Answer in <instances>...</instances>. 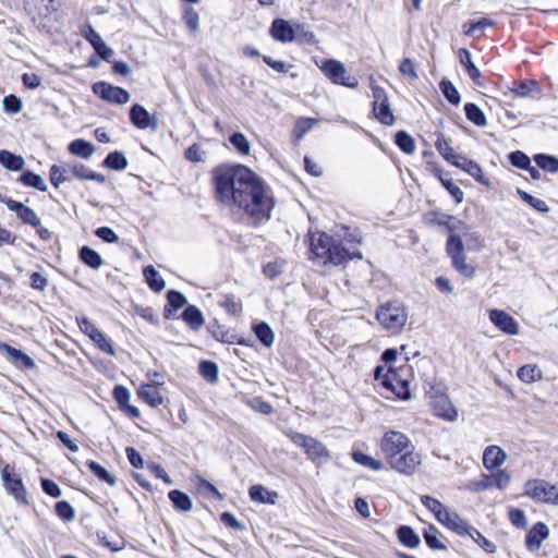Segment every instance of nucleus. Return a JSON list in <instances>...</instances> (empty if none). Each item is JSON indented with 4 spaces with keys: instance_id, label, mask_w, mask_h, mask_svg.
<instances>
[{
    "instance_id": "f257e3e1",
    "label": "nucleus",
    "mask_w": 558,
    "mask_h": 558,
    "mask_svg": "<svg viewBox=\"0 0 558 558\" xmlns=\"http://www.w3.org/2000/svg\"><path fill=\"white\" fill-rule=\"evenodd\" d=\"M215 198L225 206H236L255 222L270 218L275 206L271 191L251 169L221 165L213 170Z\"/></svg>"
},
{
    "instance_id": "f03ea898",
    "label": "nucleus",
    "mask_w": 558,
    "mask_h": 558,
    "mask_svg": "<svg viewBox=\"0 0 558 558\" xmlns=\"http://www.w3.org/2000/svg\"><path fill=\"white\" fill-rule=\"evenodd\" d=\"M311 251L317 258H324L325 263L332 265H341L348 259L362 258V253L359 250L344 247L325 232L311 235Z\"/></svg>"
},
{
    "instance_id": "7ed1b4c3",
    "label": "nucleus",
    "mask_w": 558,
    "mask_h": 558,
    "mask_svg": "<svg viewBox=\"0 0 558 558\" xmlns=\"http://www.w3.org/2000/svg\"><path fill=\"white\" fill-rule=\"evenodd\" d=\"M73 178L80 180L95 181L100 184L105 183L106 177L101 173L94 172L83 163L62 162L53 165L50 168V181L53 186L59 187L62 183L71 181Z\"/></svg>"
},
{
    "instance_id": "20e7f679",
    "label": "nucleus",
    "mask_w": 558,
    "mask_h": 558,
    "mask_svg": "<svg viewBox=\"0 0 558 558\" xmlns=\"http://www.w3.org/2000/svg\"><path fill=\"white\" fill-rule=\"evenodd\" d=\"M376 319L390 333H399L408 322V312L399 302H387L376 311Z\"/></svg>"
},
{
    "instance_id": "39448f33",
    "label": "nucleus",
    "mask_w": 558,
    "mask_h": 558,
    "mask_svg": "<svg viewBox=\"0 0 558 558\" xmlns=\"http://www.w3.org/2000/svg\"><path fill=\"white\" fill-rule=\"evenodd\" d=\"M269 33L275 40L280 43L298 40L311 44L315 40V35L312 32L304 31L303 26L300 24L293 27L283 19L274 20Z\"/></svg>"
},
{
    "instance_id": "423d86ee",
    "label": "nucleus",
    "mask_w": 558,
    "mask_h": 558,
    "mask_svg": "<svg viewBox=\"0 0 558 558\" xmlns=\"http://www.w3.org/2000/svg\"><path fill=\"white\" fill-rule=\"evenodd\" d=\"M287 436L294 445L303 448L308 459L315 464L320 465L329 461L330 453L322 441L296 432H289Z\"/></svg>"
},
{
    "instance_id": "0eeeda50",
    "label": "nucleus",
    "mask_w": 558,
    "mask_h": 558,
    "mask_svg": "<svg viewBox=\"0 0 558 558\" xmlns=\"http://www.w3.org/2000/svg\"><path fill=\"white\" fill-rule=\"evenodd\" d=\"M446 250L454 269L463 277L472 278L475 274V268L466 263L464 245L461 238L457 234H450L447 240Z\"/></svg>"
},
{
    "instance_id": "6e6552de",
    "label": "nucleus",
    "mask_w": 558,
    "mask_h": 558,
    "mask_svg": "<svg viewBox=\"0 0 558 558\" xmlns=\"http://www.w3.org/2000/svg\"><path fill=\"white\" fill-rule=\"evenodd\" d=\"M412 444L410 438L401 432H386L380 440L379 447L387 463L408 449Z\"/></svg>"
},
{
    "instance_id": "1a4fd4ad",
    "label": "nucleus",
    "mask_w": 558,
    "mask_h": 558,
    "mask_svg": "<svg viewBox=\"0 0 558 558\" xmlns=\"http://www.w3.org/2000/svg\"><path fill=\"white\" fill-rule=\"evenodd\" d=\"M423 462V456L411 445L408 449L392 459L388 465L391 470L407 476L413 475Z\"/></svg>"
},
{
    "instance_id": "9d476101",
    "label": "nucleus",
    "mask_w": 558,
    "mask_h": 558,
    "mask_svg": "<svg viewBox=\"0 0 558 558\" xmlns=\"http://www.w3.org/2000/svg\"><path fill=\"white\" fill-rule=\"evenodd\" d=\"M524 495L537 502L558 504V484L550 485L543 480H530L524 485Z\"/></svg>"
},
{
    "instance_id": "9b49d317",
    "label": "nucleus",
    "mask_w": 558,
    "mask_h": 558,
    "mask_svg": "<svg viewBox=\"0 0 558 558\" xmlns=\"http://www.w3.org/2000/svg\"><path fill=\"white\" fill-rule=\"evenodd\" d=\"M320 70L333 84L350 88H354L359 85L357 78L350 75L344 64L338 60L329 59L324 61L320 65Z\"/></svg>"
},
{
    "instance_id": "f8f14e48",
    "label": "nucleus",
    "mask_w": 558,
    "mask_h": 558,
    "mask_svg": "<svg viewBox=\"0 0 558 558\" xmlns=\"http://www.w3.org/2000/svg\"><path fill=\"white\" fill-rule=\"evenodd\" d=\"M77 324L81 331L88 336L99 350L109 355H116L112 341L104 332H101L90 319L87 317L77 318Z\"/></svg>"
},
{
    "instance_id": "ddd939ff",
    "label": "nucleus",
    "mask_w": 558,
    "mask_h": 558,
    "mask_svg": "<svg viewBox=\"0 0 558 558\" xmlns=\"http://www.w3.org/2000/svg\"><path fill=\"white\" fill-rule=\"evenodd\" d=\"M93 93L101 99L117 105L126 104L130 100V93L122 87L113 86L107 82H97L92 87Z\"/></svg>"
},
{
    "instance_id": "4468645a",
    "label": "nucleus",
    "mask_w": 558,
    "mask_h": 558,
    "mask_svg": "<svg viewBox=\"0 0 558 558\" xmlns=\"http://www.w3.org/2000/svg\"><path fill=\"white\" fill-rule=\"evenodd\" d=\"M373 111L375 117L384 124L391 125L395 122V117L389 107L388 97L381 87H373Z\"/></svg>"
},
{
    "instance_id": "2eb2a0df",
    "label": "nucleus",
    "mask_w": 558,
    "mask_h": 558,
    "mask_svg": "<svg viewBox=\"0 0 558 558\" xmlns=\"http://www.w3.org/2000/svg\"><path fill=\"white\" fill-rule=\"evenodd\" d=\"M137 395L148 405L157 408L165 401L166 389L161 383L151 380V383L143 384Z\"/></svg>"
},
{
    "instance_id": "dca6fc26",
    "label": "nucleus",
    "mask_w": 558,
    "mask_h": 558,
    "mask_svg": "<svg viewBox=\"0 0 558 558\" xmlns=\"http://www.w3.org/2000/svg\"><path fill=\"white\" fill-rule=\"evenodd\" d=\"M489 319L496 328L506 335L517 336L519 333L518 322L514 317L502 310H490Z\"/></svg>"
},
{
    "instance_id": "f3484780",
    "label": "nucleus",
    "mask_w": 558,
    "mask_h": 558,
    "mask_svg": "<svg viewBox=\"0 0 558 558\" xmlns=\"http://www.w3.org/2000/svg\"><path fill=\"white\" fill-rule=\"evenodd\" d=\"M130 119L132 123L141 130L150 129L156 131L159 126L157 117L149 114V112L138 104L131 107Z\"/></svg>"
},
{
    "instance_id": "a211bd4d",
    "label": "nucleus",
    "mask_w": 558,
    "mask_h": 558,
    "mask_svg": "<svg viewBox=\"0 0 558 558\" xmlns=\"http://www.w3.org/2000/svg\"><path fill=\"white\" fill-rule=\"evenodd\" d=\"M432 409L436 416L448 422H454L458 418V411L447 396L435 397L432 401Z\"/></svg>"
},
{
    "instance_id": "6ab92c4d",
    "label": "nucleus",
    "mask_w": 558,
    "mask_h": 558,
    "mask_svg": "<svg viewBox=\"0 0 558 558\" xmlns=\"http://www.w3.org/2000/svg\"><path fill=\"white\" fill-rule=\"evenodd\" d=\"M2 203L5 204L11 211H14L17 218H20L24 223L33 227L39 225L40 219L31 207L13 199H2Z\"/></svg>"
},
{
    "instance_id": "aec40b11",
    "label": "nucleus",
    "mask_w": 558,
    "mask_h": 558,
    "mask_svg": "<svg viewBox=\"0 0 558 558\" xmlns=\"http://www.w3.org/2000/svg\"><path fill=\"white\" fill-rule=\"evenodd\" d=\"M0 352H4L9 361L19 368L32 369L35 367V362L27 354L7 343H0Z\"/></svg>"
},
{
    "instance_id": "412c9836",
    "label": "nucleus",
    "mask_w": 558,
    "mask_h": 558,
    "mask_svg": "<svg viewBox=\"0 0 558 558\" xmlns=\"http://www.w3.org/2000/svg\"><path fill=\"white\" fill-rule=\"evenodd\" d=\"M549 530L543 522L536 523L526 534L525 545L529 550L536 551L539 549L542 542L548 537Z\"/></svg>"
},
{
    "instance_id": "4be33fe9",
    "label": "nucleus",
    "mask_w": 558,
    "mask_h": 558,
    "mask_svg": "<svg viewBox=\"0 0 558 558\" xmlns=\"http://www.w3.org/2000/svg\"><path fill=\"white\" fill-rule=\"evenodd\" d=\"M84 35H85V38L94 47L97 54L104 60H109V58L112 56L113 51L106 45V43L102 40L101 36L92 26H88L84 31Z\"/></svg>"
},
{
    "instance_id": "5701e85b",
    "label": "nucleus",
    "mask_w": 558,
    "mask_h": 558,
    "mask_svg": "<svg viewBox=\"0 0 558 558\" xmlns=\"http://www.w3.org/2000/svg\"><path fill=\"white\" fill-rule=\"evenodd\" d=\"M507 459V453L498 446H488L483 453V464L487 470L500 466Z\"/></svg>"
},
{
    "instance_id": "b1692460",
    "label": "nucleus",
    "mask_w": 558,
    "mask_h": 558,
    "mask_svg": "<svg viewBox=\"0 0 558 558\" xmlns=\"http://www.w3.org/2000/svg\"><path fill=\"white\" fill-rule=\"evenodd\" d=\"M452 165L469 173L477 182L488 184V181L485 179L483 170L477 162L459 155V158H457Z\"/></svg>"
},
{
    "instance_id": "393cba45",
    "label": "nucleus",
    "mask_w": 558,
    "mask_h": 558,
    "mask_svg": "<svg viewBox=\"0 0 558 558\" xmlns=\"http://www.w3.org/2000/svg\"><path fill=\"white\" fill-rule=\"evenodd\" d=\"M250 498L259 504L275 505L278 499V494L275 490H269L260 484H256L248 489Z\"/></svg>"
},
{
    "instance_id": "a878e982",
    "label": "nucleus",
    "mask_w": 558,
    "mask_h": 558,
    "mask_svg": "<svg viewBox=\"0 0 558 558\" xmlns=\"http://www.w3.org/2000/svg\"><path fill=\"white\" fill-rule=\"evenodd\" d=\"M460 63L465 69L468 75L470 78L478 86H483L482 82V73L481 71L475 66V64L472 62L471 53L468 49L461 48L458 52Z\"/></svg>"
},
{
    "instance_id": "bb28decb",
    "label": "nucleus",
    "mask_w": 558,
    "mask_h": 558,
    "mask_svg": "<svg viewBox=\"0 0 558 558\" xmlns=\"http://www.w3.org/2000/svg\"><path fill=\"white\" fill-rule=\"evenodd\" d=\"M2 478L5 488L10 494H12L17 500L24 499L25 490L22 481L20 478L11 477L8 466L2 470Z\"/></svg>"
},
{
    "instance_id": "cd10ccee",
    "label": "nucleus",
    "mask_w": 558,
    "mask_h": 558,
    "mask_svg": "<svg viewBox=\"0 0 558 558\" xmlns=\"http://www.w3.org/2000/svg\"><path fill=\"white\" fill-rule=\"evenodd\" d=\"M0 165L11 171H20L24 168L25 160L22 156L12 154L9 150H0Z\"/></svg>"
},
{
    "instance_id": "c85d7f7f",
    "label": "nucleus",
    "mask_w": 558,
    "mask_h": 558,
    "mask_svg": "<svg viewBox=\"0 0 558 558\" xmlns=\"http://www.w3.org/2000/svg\"><path fill=\"white\" fill-rule=\"evenodd\" d=\"M69 150L83 159H89L95 153V146L90 142L77 138L70 143Z\"/></svg>"
},
{
    "instance_id": "c756f323",
    "label": "nucleus",
    "mask_w": 558,
    "mask_h": 558,
    "mask_svg": "<svg viewBox=\"0 0 558 558\" xmlns=\"http://www.w3.org/2000/svg\"><path fill=\"white\" fill-rule=\"evenodd\" d=\"M337 243L343 245V242L348 245L347 248L357 250L353 244L361 243V235L356 229L351 230L348 227L342 226L340 232L336 234Z\"/></svg>"
},
{
    "instance_id": "7c9ffc66",
    "label": "nucleus",
    "mask_w": 558,
    "mask_h": 558,
    "mask_svg": "<svg viewBox=\"0 0 558 558\" xmlns=\"http://www.w3.org/2000/svg\"><path fill=\"white\" fill-rule=\"evenodd\" d=\"M143 275L146 283L153 291L160 292L165 289L166 282L154 266H146L143 270Z\"/></svg>"
},
{
    "instance_id": "2f4dec72",
    "label": "nucleus",
    "mask_w": 558,
    "mask_h": 558,
    "mask_svg": "<svg viewBox=\"0 0 558 558\" xmlns=\"http://www.w3.org/2000/svg\"><path fill=\"white\" fill-rule=\"evenodd\" d=\"M397 535H398V538L399 541L410 547V548H415L420 545V536L415 533V531L411 527V526H408V525H401L398 530H397Z\"/></svg>"
},
{
    "instance_id": "473e14b6",
    "label": "nucleus",
    "mask_w": 558,
    "mask_h": 558,
    "mask_svg": "<svg viewBox=\"0 0 558 558\" xmlns=\"http://www.w3.org/2000/svg\"><path fill=\"white\" fill-rule=\"evenodd\" d=\"M435 147L438 153L450 163H453L457 158H459V154L454 151V149L449 145L448 141L442 134H437V138L435 141Z\"/></svg>"
},
{
    "instance_id": "72a5a7b5",
    "label": "nucleus",
    "mask_w": 558,
    "mask_h": 558,
    "mask_svg": "<svg viewBox=\"0 0 558 558\" xmlns=\"http://www.w3.org/2000/svg\"><path fill=\"white\" fill-rule=\"evenodd\" d=\"M439 531L436 526L429 525L423 532V536L427 546L434 550H445L447 546L439 538Z\"/></svg>"
},
{
    "instance_id": "f704fd0d",
    "label": "nucleus",
    "mask_w": 558,
    "mask_h": 558,
    "mask_svg": "<svg viewBox=\"0 0 558 558\" xmlns=\"http://www.w3.org/2000/svg\"><path fill=\"white\" fill-rule=\"evenodd\" d=\"M466 118L477 126H485L487 124L486 117L483 110L475 104L468 102L464 106Z\"/></svg>"
},
{
    "instance_id": "c9c22d12",
    "label": "nucleus",
    "mask_w": 558,
    "mask_h": 558,
    "mask_svg": "<svg viewBox=\"0 0 558 558\" xmlns=\"http://www.w3.org/2000/svg\"><path fill=\"white\" fill-rule=\"evenodd\" d=\"M168 496L178 510L190 511L193 507V502L190 496L178 489L171 490Z\"/></svg>"
},
{
    "instance_id": "e433bc0d",
    "label": "nucleus",
    "mask_w": 558,
    "mask_h": 558,
    "mask_svg": "<svg viewBox=\"0 0 558 558\" xmlns=\"http://www.w3.org/2000/svg\"><path fill=\"white\" fill-rule=\"evenodd\" d=\"M81 260L93 269H98L102 265L101 256L93 248L83 246L80 250Z\"/></svg>"
},
{
    "instance_id": "4c0bfd02",
    "label": "nucleus",
    "mask_w": 558,
    "mask_h": 558,
    "mask_svg": "<svg viewBox=\"0 0 558 558\" xmlns=\"http://www.w3.org/2000/svg\"><path fill=\"white\" fill-rule=\"evenodd\" d=\"M518 377L525 384H531L542 378V371L536 365L526 364L518 369Z\"/></svg>"
},
{
    "instance_id": "58836bf2",
    "label": "nucleus",
    "mask_w": 558,
    "mask_h": 558,
    "mask_svg": "<svg viewBox=\"0 0 558 558\" xmlns=\"http://www.w3.org/2000/svg\"><path fill=\"white\" fill-rule=\"evenodd\" d=\"M352 459L356 463L374 471H379L384 468V464L380 460H377L368 454H365L362 451H353Z\"/></svg>"
},
{
    "instance_id": "ea45409f",
    "label": "nucleus",
    "mask_w": 558,
    "mask_h": 558,
    "mask_svg": "<svg viewBox=\"0 0 558 558\" xmlns=\"http://www.w3.org/2000/svg\"><path fill=\"white\" fill-rule=\"evenodd\" d=\"M183 319L193 328L198 329L204 324L202 312L194 305H190L183 312Z\"/></svg>"
},
{
    "instance_id": "a19ab883",
    "label": "nucleus",
    "mask_w": 558,
    "mask_h": 558,
    "mask_svg": "<svg viewBox=\"0 0 558 558\" xmlns=\"http://www.w3.org/2000/svg\"><path fill=\"white\" fill-rule=\"evenodd\" d=\"M466 535H469L474 543H476L487 554H494L497 550V546L482 535V533L475 527L472 526Z\"/></svg>"
},
{
    "instance_id": "79ce46f5",
    "label": "nucleus",
    "mask_w": 558,
    "mask_h": 558,
    "mask_svg": "<svg viewBox=\"0 0 558 558\" xmlns=\"http://www.w3.org/2000/svg\"><path fill=\"white\" fill-rule=\"evenodd\" d=\"M254 332L257 339L267 348L274 344L275 335L266 323H259L255 325Z\"/></svg>"
},
{
    "instance_id": "37998d69",
    "label": "nucleus",
    "mask_w": 558,
    "mask_h": 558,
    "mask_svg": "<svg viewBox=\"0 0 558 558\" xmlns=\"http://www.w3.org/2000/svg\"><path fill=\"white\" fill-rule=\"evenodd\" d=\"M534 161L536 162L537 167L547 172H558V159L554 156L537 154L534 156Z\"/></svg>"
},
{
    "instance_id": "c03bdc74",
    "label": "nucleus",
    "mask_w": 558,
    "mask_h": 558,
    "mask_svg": "<svg viewBox=\"0 0 558 558\" xmlns=\"http://www.w3.org/2000/svg\"><path fill=\"white\" fill-rule=\"evenodd\" d=\"M495 22L489 19H481L476 22H469L463 25L464 34L466 36H475L477 33H483L485 28L492 27Z\"/></svg>"
},
{
    "instance_id": "a18cd8bd",
    "label": "nucleus",
    "mask_w": 558,
    "mask_h": 558,
    "mask_svg": "<svg viewBox=\"0 0 558 558\" xmlns=\"http://www.w3.org/2000/svg\"><path fill=\"white\" fill-rule=\"evenodd\" d=\"M104 166L113 170H124L128 167V160L122 153H110L104 160Z\"/></svg>"
},
{
    "instance_id": "49530a36",
    "label": "nucleus",
    "mask_w": 558,
    "mask_h": 558,
    "mask_svg": "<svg viewBox=\"0 0 558 558\" xmlns=\"http://www.w3.org/2000/svg\"><path fill=\"white\" fill-rule=\"evenodd\" d=\"M446 526L461 536L466 535L472 527L456 512L451 514Z\"/></svg>"
},
{
    "instance_id": "de8ad7c7",
    "label": "nucleus",
    "mask_w": 558,
    "mask_h": 558,
    "mask_svg": "<svg viewBox=\"0 0 558 558\" xmlns=\"http://www.w3.org/2000/svg\"><path fill=\"white\" fill-rule=\"evenodd\" d=\"M396 144L405 154H413L415 151V143L413 137L405 131H399L396 134Z\"/></svg>"
},
{
    "instance_id": "09e8293b",
    "label": "nucleus",
    "mask_w": 558,
    "mask_h": 558,
    "mask_svg": "<svg viewBox=\"0 0 558 558\" xmlns=\"http://www.w3.org/2000/svg\"><path fill=\"white\" fill-rule=\"evenodd\" d=\"M439 87L441 93L450 104L454 106L460 104V94L450 81L442 80L439 84Z\"/></svg>"
},
{
    "instance_id": "8fccbe9b",
    "label": "nucleus",
    "mask_w": 558,
    "mask_h": 558,
    "mask_svg": "<svg viewBox=\"0 0 558 558\" xmlns=\"http://www.w3.org/2000/svg\"><path fill=\"white\" fill-rule=\"evenodd\" d=\"M90 472H93L100 481L108 483L113 486L117 482L114 475L110 474L104 466L95 461H89L87 463Z\"/></svg>"
},
{
    "instance_id": "3c124183",
    "label": "nucleus",
    "mask_w": 558,
    "mask_h": 558,
    "mask_svg": "<svg viewBox=\"0 0 558 558\" xmlns=\"http://www.w3.org/2000/svg\"><path fill=\"white\" fill-rule=\"evenodd\" d=\"M20 181L23 184H25L27 186L36 187L37 190H39L41 192H45L47 190V185L44 182V180L41 179V177L32 171L24 172L21 175Z\"/></svg>"
},
{
    "instance_id": "603ef678",
    "label": "nucleus",
    "mask_w": 558,
    "mask_h": 558,
    "mask_svg": "<svg viewBox=\"0 0 558 558\" xmlns=\"http://www.w3.org/2000/svg\"><path fill=\"white\" fill-rule=\"evenodd\" d=\"M232 146L242 155H248L251 151V144L244 134L236 132L233 133L230 138Z\"/></svg>"
},
{
    "instance_id": "864d4df0",
    "label": "nucleus",
    "mask_w": 558,
    "mask_h": 558,
    "mask_svg": "<svg viewBox=\"0 0 558 558\" xmlns=\"http://www.w3.org/2000/svg\"><path fill=\"white\" fill-rule=\"evenodd\" d=\"M517 193L525 203H527L537 211L547 213L549 210V207L546 205L544 201L530 195L529 193L521 189H518Z\"/></svg>"
},
{
    "instance_id": "5fc2aeb1",
    "label": "nucleus",
    "mask_w": 558,
    "mask_h": 558,
    "mask_svg": "<svg viewBox=\"0 0 558 558\" xmlns=\"http://www.w3.org/2000/svg\"><path fill=\"white\" fill-rule=\"evenodd\" d=\"M199 372L202 376L210 383L218 379V367L215 363L203 361L199 363Z\"/></svg>"
},
{
    "instance_id": "6e6d98bb",
    "label": "nucleus",
    "mask_w": 558,
    "mask_h": 558,
    "mask_svg": "<svg viewBox=\"0 0 558 558\" xmlns=\"http://www.w3.org/2000/svg\"><path fill=\"white\" fill-rule=\"evenodd\" d=\"M538 93V85L535 81H524L520 82L517 87L512 89V93L519 97H526L532 95L533 93Z\"/></svg>"
},
{
    "instance_id": "4d7b16f0",
    "label": "nucleus",
    "mask_w": 558,
    "mask_h": 558,
    "mask_svg": "<svg viewBox=\"0 0 558 558\" xmlns=\"http://www.w3.org/2000/svg\"><path fill=\"white\" fill-rule=\"evenodd\" d=\"M284 266L286 262L283 259H275L264 266L263 272L266 277L272 279L283 271Z\"/></svg>"
},
{
    "instance_id": "13d9d810",
    "label": "nucleus",
    "mask_w": 558,
    "mask_h": 558,
    "mask_svg": "<svg viewBox=\"0 0 558 558\" xmlns=\"http://www.w3.org/2000/svg\"><path fill=\"white\" fill-rule=\"evenodd\" d=\"M183 21H184L186 27L192 33H195L198 31L199 15L194 9H192V8L185 9L184 14H183Z\"/></svg>"
},
{
    "instance_id": "bf43d9fd",
    "label": "nucleus",
    "mask_w": 558,
    "mask_h": 558,
    "mask_svg": "<svg viewBox=\"0 0 558 558\" xmlns=\"http://www.w3.org/2000/svg\"><path fill=\"white\" fill-rule=\"evenodd\" d=\"M444 187L450 193L454 201L459 204L463 201V191L452 182L450 179H444L440 174L438 175Z\"/></svg>"
},
{
    "instance_id": "052dcab7",
    "label": "nucleus",
    "mask_w": 558,
    "mask_h": 558,
    "mask_svg": "<svg viewBox=\"0 0 558 558\" xmlns=\"http://www.w3.org/2000/svg\"><path fill=\"white\" fill-rule=\"evenodd\" d=\"M56 512L63 521H71L74 519L75 512L73 507L68 501H58L56 504Z\"/></svg>"
},
{
    "instance_id": "680f3d73",
    "label": "nucleus",
    "mask_w": 558,
    "mask_h": 558,
    "mask_svg": "<svg viewBox=\"0 0 558 558\" xmlns=\"http://www.w3.org/2000/svg\"><path fill=\"white\" fill-rule=\"evenodd\" d=\"M399 72L403 76H409L411 80H417L418 75L416 73V64L410 58H404L399 65Z\"/></svg>"
},
{
    "instance_id": "e2e57ef3",
    "label": "nucleus",
    "mask_w": 558,
    "mask_h": 558,
    "mask_svg": "<svg viewBox=\"0 0 558 558\" xmlns=\"http://www.w3.org/2000/svg\"><path fill=\"white\" fill-rule=\"evenodd\" d=\"M185 158L192 162H204L205 151L199 144H193L185 150Z\"/></svg>"
},
{
    "instance_id": "0e129e2a",
    "label": "nucleus",
    "mask_w": 558,
    "mask_h": 558,
    "mask_svg": "<svg viewBox=\"0 0 558 558\" xmlns=\"http://www.w3.org/2000/svg\"><path fill=\"white\" fill-rule=\"evenodd\" d=\"M509 520L514 526L519 529H525L527 525V519L524 511L518 508H512L509 510Z\"/></svg>"
},
{
    "instance_id": "69168bd1",
    "label": "nucleus",
    "mask_w": 558,
    "mask_h": 558,
    "mask_svg": "<svg viewBox=\"0 0 558 558\" xmlns=\"http://www.w3.org/2000/svg\"><path fill=\"white\" fill-rule=\"evenodd\" d=\"M509 160L512 166L520 169H527L531 163L530 158L523 151L520 150L512 151L509 155Z\"/></svg>"
},
{
    "instance_id": "338daca9",
    "label": "nucleus",
    "mask_w": 558,
    "mask_h": 558,
    "mask_svg": "<svg viewBox=\"0 0 558 558\" xmlns=\"http://www.w3.org/2000/svg\"><path fill=\"white\" fill-rule=\"evenodd\" d=\"M493 486H496L499 489H505L511 482V476L505 470H499L498 472L490 474Z\"/></svg>"
},
{
    "instance_id": "774afa93",
    "label": "nucleus",
    "mask_w": 558,
    "mask_h": 558,
    "mask_svg": "<svg viewBox=\"0 0 558 558\" xmlns=\"http://www.w3.org/2000/svg\"><path fill=\"white\" fill-rule=\"evenodd\" d=\"M3 109L9 113H17L22 110V101L14 95H9L3 98Z\"/></svg>"
}]
</instances>
